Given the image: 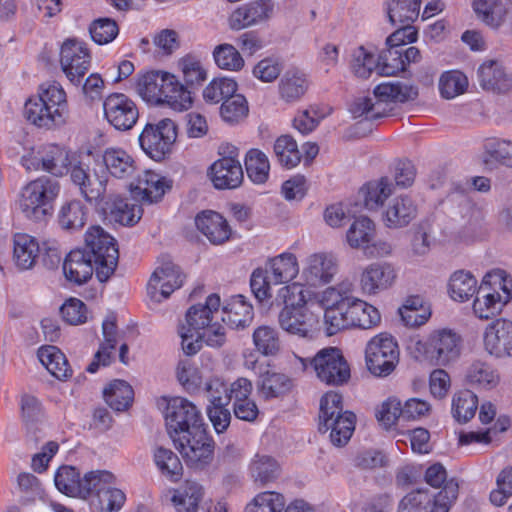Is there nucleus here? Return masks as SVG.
Returning <instances> with one entry per match:
<instances>
[{"label": "nucleus", "mask_w": 512, "mask_h": 512, "mask_svg": "<svg viewBox=\"0 0 512 512\" xmlns=\"http://www.w3.org/2000/svg\"><path fill=\"white\" fill-rule=\"evenodd\" d=\"M220 297L211 294L205 304L191 306L186 313V323L180 328L182 348L187 355L196 354L202 342L210 347L218 348L226 341L225 327L218 322L220 318Z\"/></svg>", "instance_id": "1"}, {"label": "nucleus", "mask_w": 512, "mask_h": 512, "mask_svg": "<svg viewBox=\"0 0 512 512\" xmlns=\"http://www.w3.org/2000/svg\"><path fill=\"white\" fill-rule=\"evenodd\" d=\"M135 89L145 101L166 103L173 110H188L193 104L191 91L168 72L150 71L138 76Z\"/></svg>", "instance_id": "2"}, {"label": "nucleus", "mask_w": 512, "mask_h": 512, "mask_svg": "<svg viewBox=\"0 0 512 512\" xmlns=\"http://www.w3.org/2000/svg\"><path fill=\"white\" fill-rule=\"evenodd\" d=\"M24 115L39 128L50 129L65 124L69 110L62 86L55 81L40 85L38 95L25 102Z\"/></svg>", "instance_id": "3"}, {"label": "nucleus", "mask_w": 512, "mask_h": 512, "mask_svg": "<svg viewBox=\"0 0 512 512\" xmlns=\"http://www.w3.org/2000/svg\"><path fill=\"white\" fill-rule=\"evenodd\" d=\"M418 96V89L402 82H385L374 88L373 95L356 99L350 107L354 118L364 116L376 120L387 116L392 111L393 103L413 101Z\"/></svg>", "instance_id": "4"}, {"label": "nucleus", "mask_w": 512, "mask_h": 512, "mask_svg": "<svg viewBox=\"0 0 512 512\" xmlns=\"http://www.w3.org/2000/svg\"><path fill=\"white\" fill-rule=\"evenodd\" d=\"M61 191L60 182L41 176L28 182L22 189L18 205L23 215L35 222H46L54 213L55 201Z\"/></svg>", "instance_id": "5"}, {"label": "nucleus", "mask_w": 512, "mask_h": 512, "mask_svg": "<svg viewBox=\"0 0 512 512\" xmlns=\"http://www.w3.org/2000/svg\"><path fill=\"white\" fill-rule=\"evenodd\" d=\"M319 420V431H330V440L338 447L346 445L355 430V414L343 411L342 395L334 391L321 398Z\"/></svg>", "instance_id": "6"}, {"label": "nucleus", "mask_w": 512, "mask_h": 512, "mask_svg": "<svg viewBox=\"0 0 512 512\" xmlns=\"http://www.w3.org/2000/svg\"><path fill=\"white\" fill-rule=\"evenodd\" d=\"M85 247L94 262L97 279L106 282L118 265L119 251L115 238L102 227L93 226L85 233Z\"/></svg>", "instance_id": "7"}, {"label": "nucleus", "mask_w": 512, "mask_h": 512, "mask_svg": "<svg viewBox=\"0 0 512 512\" xmlns=\"http://www.w3.org/2000/svg\"><path fill=\"white\" fill-rule=\"evenodd\" d=\"M458 492V483L454 481L448 482L438 493L416 489L399 501L397 512H449Z\"/></svg>", "instance_id": "8"}, {"label": "nucleus", "mask_w": 512, "mask_h": 512, "mask_svg": "<svg viewBox=\"0 0 512 512\" xmlns=\"http://www.w3.org/2000/svg\"><path fill=\"white\" fill-rule=\"evenodd\" d=\"M297 359L301 362L303 370L309 363L317 378L327 385L341 386L351 377L350 366L338 348H324L312 359L302 357Z\"/></svg>", "instance_id": "9"}, {"label": "nucleus", "mask_w": 512, "mask_h": 512, "mask_svg": "<svg viewBox=\"0 0 512 512\" xmlns=\"http://www.w3.org/2000/svg\"><path fill=\"white\" fill-rule=\"evenodd\" d=\"M177 138V126L169 118L148 122L138 136L143 152L151 159L160 161L171 152Z\"/></svg>", "instance_id": "10"}, {"label": "nucleus", "mask_w": 512, "mask_h": 512, "mask_svg": "<svg viewBox=\"0 0 512 512\" xmlns=\"http://www.w3.org/2000/svg\"><path fill=\"white\" fill-rule=\"evenodd\" d=\"M296 302L284 307L278 316L280 327L294 335L312 338L318 331L320 306L304 302L295 306Z\"/></svg>", "instance_id": "11"}, {"label": "nucleus", "mask_w": 512, "mask_h": 512, "mask_svg": "<svg viewBox=\"0 0 512 512\" xmlns=\"http://www.w3.org/2000/svg\"><path fill=\"white\" fill-rule=\"evenodd\" d=\"M365 360L367 369L378 377L391 374L399 362V350L393 337L381 333L373 337L366 346Z\"/></svg>", "instance_id": "12"}, {"label": "nucleus", "mask_w": 512, "mask_h": 512, "mask_svg": "<svg viewBox=\"0 0 512 512\" xmlns=\"http://www.w3.org/2000/svg\"><path fill=\"white\" fill-rule=\"evenodd\" d=\"M173 441L190 468L203 470L212 463L215 443L205 428L191 435L173 436Z\"/></svg>", "instance_id": "13"}, {"label": "nucleus", "mask_w": 512, "mask_h": 512, "mask_svg": "<svg viewBox=\"0 0 512 512\" xmlns=\"http://www.w3.org/2000/svg\"><path fill=\"white\" fill-rule=\"evenodd\" d=\"M166 425L173 438L191 435L204 429L203 418L197 407L185 398L172 399L166 408Z\"/></svg>", "instance_id": "14"}, {"label": "nucleus", "mask_w": 512, "mask_h": 512, "mask_svg": "<svg viewBox=\"0 0 512 512\" xmlns=\"http://www.w3.org/2000/svg\"><path fill=\"white\" fill-rule=\"evenodd\" d=\"M422 345L426 359L438 366H446L460 356L461 337L450 329L432 332Z\"/></svg>", "instance_id": "15"}, {"label": "nucleus", "mask_w": 512, "mask_h": 512, "mask_svg": "<svg viewBox=\"0 0 512 512\" xmlns=\"http://www.w3.org/2000/svg\"><path fill=\"white\" fill-rule=\"evenodd\" d=\"M68 173L72 184L87 202L97 203L105 198L108 183L105 174L99 175L83 162L72 165Z\"/></svg>", "instance_id": "16"}, {"label": "nucleus", "mask_w": 512, "mask_h": 512, "mask_svg": "<svg viewBox=\"0 0 512 512\" xmlns=\"http://www.w3.org/2000/svg\"><path fill=\"white\" fill-rule=\"evenodd\" d=\"M105 119L118 131L131 130L139 118L136 103L123 93H112L103 102Z\"/></svg>", "instance_id": "17"}, {"label": "nucleus", "mask_w": 512, "mask_h": 512, "mask_svg": "<svg viewBox=\"0 0 512 512\" xmlns=\"http://www.w3.org/2000/svg\"><path fill=\"white\" fill-rule=\"evenodd\" d=\"M184 278L179 266L165 261L151 275L147 285L148 295L152 300L161 302L183 285Z\"/></svg>", "instance_id": "18"}, {"label": "nucleus", "mask_w": 512, "mask_h": 512, "mask_svg": "<svg viewBox=\"0 0 512 512\" xmlns=\"http://www.w3.org/2000/svg\"><path fill=\"white\" fill-rule=\"evenodd\" d=\"M484 349L498 359L512 358V321L497 318L489 323L483 333Z\"/></svg>", "instance_id": "19"}, {"label": "nucleus", "mask_w": 512, "mask_h": 512, "mask_svg": "<svg viewBox=\"0 0 512 512\" xmlns=\"http://www.w3.org/2000/svg\"><path fill=\"white\" fill-rule=\"evenodd\" d=\"M60 56L61 67L67 78L74 84L80 83L90 67L91 57L87 47L77 40H67L61 47Z\"/></svg>", "instance_id": "20"}, {"label": "nucleus", "mask_w": 512, "mask_h": 512, "mask_svg": "<svg viewBox=\"0 0 512 512\" xmlns=\"http://www.w3.org/2000/svg\"><path fill=\"white\" fill-rule=\"evenodd\" d=\"M274 4L271 0H254L236 8L229 17L232 30H242L271 19Z\"/></svg>", "instance_id": "21"}, {"label": "nucleus", "mask_w": 512, "mask_h": 512, "mask_svg": "<svg viewBox=\"0 0 512 512\" xmlns=\"http://www.w3.org/2000/svg\"><path fill=\"white\" fill-rule=\"evenodd\" d=\"M21 415L26 427L27 441L36 446L46 436V415L42 403L33 395H23Z\"/></svg>", "instance_id": "22"}, {"label": "nucleus", "mask_w": 512, "mask_h": 512, "mask_svg": "<svg viewBox=\"0 0 512 512\" xmlns=\"http://www.w3.org/2000/svg\"><path fill=\"white\" fill-rule=\"evenodd\" d=\"M396 277V271L390 263H371L362 270L359 285L364 295H376L390 288Z\"/></svg>", "instance_id": "23"}, {"label": "nucleus", "mask_w": 512, "mask_h": 512, "mask_svg": "<svg viewBox=\"0 0 512 512\" xmlns=\"http://www.w3.org/2000/svg\"><path fill=\"white\" fill-rule=\"evenodd\" d=\"M69 165L68 151L58 145L47 146L40 158L35 157L24 160V166L27 170L42 169L56 177L67 174L70 171Z\"/></svg>", "instance_id": "24"}, {"label": "nucleus", "mask_w": 512, "mask_h": 512, "mask_svg": "<svg viewBox=\"0 0 512 512\" xmlns=\"http://www.w3.org/2000/svg\"><path fill=\"white\" fill-rule=\"evenodd\" d=\"M170 184L161 175L144 171L130 184V190L136 199L152 204L162 199Z\"/></svg>", "instance_id": "25"}, {"label": "nucleus", "mask_w": 512, "mask_h": 512, "mask_svg": "<svg viewBox=\"0 0 512 512\" xmlns=\"http://www.w3.org/2000/svg\"><path fill=\"white\" fill-rule=\"evenodd\" d=\"M337 271L338 262L333 254L316 253L308 257L303 275L309 285L319 286L331 282Z\"/></svg>", "instance_id": "26"}, {"label": "nucleus", "mask_w": 512, "mask_h": 512, "mask_svg": "<svg viewBox=\"0 0 512 512\" xmlns=\"http://www.w3.org/2000/svg\"><path fill=\"white\" fill-rule=\"evenodd\" d=\"M195 225L198 231L213 245H221L227 242L232 235L227 220L220 213L212 210L197 214Z\"/></svg>", "instance_id": "27"}, {"label": "nucleus", "mask_w": 512, "mask_h": 512, "mask_svg": "<svg viewBox=\"0 0 512 512\" xmlns=\"http://www.w3.org/2000/svg\"><path fill=\"white\" fill-rule=\"evenodd\" d=\"M210 176L217 189H235L244 178L241 163L233 156L215 161L210 167Z\"/></svg>", "instance_id": "28"}, {"label": "nucleus", "mask_w": 512, "mask_h": 512, "mask_svg": "<svg viewBox=\"0 0 512 512\" xmlns=\"http://www.w3.org/2000/svg\"><path fill=\"white\" fill-rule=\"evenodd\" d=\"M102 341L96 351L92 362L86 370L95 373L100 366H108L113 360V352L119 342V333L114 316L107 317L102 323Z\"/></svg>", "instance_id": "29"}, {"label": "nucleus", "mask_w": 512, "mask_h": 512, "mask_svg": "<svg viewBox=\"0 0 512 512\" xmlns=\"http://www.w3.org/2000/svg\"><path fill=\"white\" fill-rule=\"evenodd\" d=\"M95 265L86 250H72L63 262V272L66 279L77 285L86 283L91 279Z\"/></svg>", "instance_id": "30"}, {"label": "nucleus", "mask_w": 512, "mask_h": 512, "mask_svg": "<svg viewBox=\"0 0 512 512\" xmlns=\"http://www.w3.org/2000/svg\"><path fill=\"white\" fill-rule=\"evenodd\" d=\"M478 78L481 87L487 91L504 93L512 87L511 75L495 60H488L479 67Z\"/></svg>", "instance_id": "31"}, {"label": "nucleus", "mask_w": 512, "mask_h": 512, "mask_svg": "<svg viewBox=\"0 0 512 512\" xmlns=\"http://www.w3.org/2000/svg\"><path fill=\"white\" fill-rule=\"evenodd\" d=\"M417 213L415 202L408 196H400L388 203L383 213V221L389 228H402L413 221Z\"/></svg>", "instance_id": "32"}, {"label": "nucleus", "mask_w": 512, "mask_h": 512, "mask_svg": "<svg viewBox=\"0 0 512 512\" xmlns=\"http://www.w3.org/2000/svg\"><path fill=\"white\" fill-rule=\"evenodd\" d=\"M253 317V307L245 301L242 295L233 296L220 312V319L235 330L250 326Z\"/></svg>", "instance_id": "33"}, {"label": "nucleus", "mask_w": 512, "mask_h": 512, "mask_svg": "<svg viewBox=\"0 0 512 512\" xmlns=\"http://www.w3.org/2000/svg\"><path fill=\"white\" fill-rule=\"evenodd\" d=\"M40 251L35 237L26 233H16L13 236V262L19 270H29L34 267Z\"/></svg>", "instance_id": "34"}, {"label": "nucleus", "mask_w": 512, "mask_h": 512, "mask_svg": "<svg viewBox=\"0 0 512 512\" xmlns=\"http://www.w3.org/2000/svg\"><path fill=\"white\" fill-rule=\"evenodd\" d=\"M309 88L307 75L298 68L288 69L278 84L280 98L286 103L299 101Z\"/></svg>", "instance_id": "35"}, {"label": "nucleus", "mask_w": 512, "mask_h": 512, "mask_svg": "<svg viewBox=\"0 0 512 512\" xmlns=\"http://www.w3.org/2000/svg\"><path fill=\"white\" fill-rule=\"evenodd\" d=\"M349 328L371 329L381 321L380 312L376 307L364 300L352 297L347 305Z\"/></svg>", "instance_id": "36"}, {"label": "nucleus", "mask_w": 512, "mask_h": 512, "mask_svg": "<svg viewBox=\"0 0 512 512\" xmlns=\"http://www.w3.org/2000/svg\"><path fill=\"white\" fill-rule=\"evenodd\" d=\"M266 269L273 280L274 285L288 284L299 273V265L293 253H282L266 264Z\"/></svg>", "instance_id": "37"}, {"label": "nucleus", "mask_w": 512, "mask_h": 512, "mask_svg": "<svg viewBox=\"0 0 512 512\" xmlns=\"http://www.w3.org/2000/svg\"><path fill=\"white\" fill-rule=\"evenodd\" d=\"M349 62L352 73L360 79H368L373 71L379 75V56L363 45L354 48Z\"/></svg>", "instance_id": "38"}, {"label": "nucleus", "mask_w": 512, "mask_h": 512, "mask_svg": "<svg viewBox=\"0 0 512 512\" xmlns=\"http://www.w3.org/2000/svg\"><path fill=\"white\" fill-rule=\"evenodd\" d=\"M103 162L108 172L115 178L124 179L135 172L134 159L121 148H108L103 154Z\"/></svg>", "instance_id": "39"}, {"label": "nucleus", "mask_w": 512, "mask_h": 512, "mask_svg": "<svg viewBox=\"0 0 512 512\" xmlns=\"http://www.w3.org/2000/svg\"><path fill=\"white\" fill-rule=\"evenodd\" d=\"M42 365L57 379L65 380L72 375L65 355L56 346H43L38 350Z\"/></svg>", "instance_id": "40"}, {"label": "nucleus", "mask_w": 512, "mask_h": 512, "mask_svg": "<svg viewBox=\"0 0 512 512\" xmlns=\"http://www.w3.org/2000/svg\"><path fill=\"white\" fill-rule=\"evenodd\" d=\"M203 487L195 481H186L171 499L177 512H197L203 499Z\"/></svg>", "instance_id": "41"}, {"label": "nucleus", "mask_w": 512, "mask_h": 512, "mask_svg": "<svg viewBox=\"0 0 512 512\" xmlns=\"http://www.w3.org/2000/svg\"><path fill=\"white\" fill-rule=\"evenodd\" d=\"M477 280L465 270L455 271L449 279L448 293L454 301L465 302L477 292Z\"/></svg>", "instance_id": "42"}, {"label": "nucleus", "mask_w": 512, "mask_h": 512, "mask_svg": "<svg viewBox=\"0 0 512 512\" xmlns=\"http://www.w3.org/2000/svg\"><path fill=\"white\" fill-rule=\"evenodd\" d=\"M504 290L507 292V296L504 300H502L498 292L476 296L473 301V312L475 316L481 320H488L500 314L504 305H506L511 298L506 285H504Z\"/></svg>", "instance_id": "43"}, {"label": "nucleus", "mask_w": 512, "mask_h": 512, "mask_svg": "<svg viewBox=\"0 0 512 512\" xmlns=\"http://www.w3.org/2000/svg\"><path fill=\"white\" fill-rule=\"evenodd\" d=\"M292 386L293 382L287 375L267 371L260 377L258 392L263 398L268 400L287 394Z\"/></svg>", "instance_id": "44"}, {"label": "nucleus", "mask_w": 512, "mask_h": 512, "mask_svg": "<svg viewBox=\"0 0 512 512\" xmlns=\"http://www.w3.org/2000/svg\"><path fill=\"white\" fill-rule=\"evenodd\" d=\"M17 491L22 505H30L38 500H44L46 495L42 482L29 472H22L16 478Z\"/></svg>", "instance_id": "45"}, {"label": "nucleus", "mask_w": 512, "mask_h": 512, "mask_svg": "<svg viewBox=\"0 0 512 512\" xmlns=\"http://www.w3.org/2000/svg\"><path fill=\"white\" fill-rule=\"evenodd\" d=\"M421 0H389L387 15L393 24H410L419 16Z\"/></svg>", "instance_id": "46"}, {"label": "nucleus", "mask_w": 512, "mask_h": 512, "mask_svg": "<svg viewBox=\"0 0 512 512\" xmlns=\"http://www.w3.org/2000/svg\"><path fill=\"white\" fill-rule=\"evenodd\" d=\"M375 237V225L368 217L356 219L346 233V240L350 247L366 249Z\"/></svg>", "instance_id": "47"}, {"label": "nucleus", "mask_w": 512, "mask_h": 512, "mask_svg": "<svg viewBox=\"0 0 512 512\" xmlns=\"http://www.w3.org/2000/svg\"><path fill=\"white\" fill-rule=\"evenodd\" d=\"M106 403L115 411H125L132 404L134 391L124 380H114L103 391Z\"/></svg>", "instance_id": "48"}, {"label": "nucleus", "mask_w": 512, "mask_h": 512, "mask_svg": "<svg viewBox=\"0 0 512 512\" xmlns=\"http://www.w3.org/2000/svg\"><path fill=\"white\" fill-rule=\"evenodd\" d=\"M392 191V183L387 177H382L363 186L360 194L363 197L365 207L369 210H376L383 205L384 201L392 194Z\"/></svg>", "instance_id": "49"}, {"label": "nucleus", "mask_w": 512, "mask_h": 512, "mask_svg": "<svg viewBox=\"0 0 512 512\" xmlns=\"http://www.w3.org/2000/svg\"><path fill=\"white\" fill-rule=\"evenodd\" d=\"M54 483L59 492L69 497H79L80 493L86 491L83 487L81 489L82 478L73 466H60L55 473Z\"/></svg>", "instance_id": "50"}, {"label": "nucleus", "mask_w": 512, "mask_h": 512, "mask_svg": "<svg viewBox=\"0 0 512 512\" xmlns=\"http://www.w3.org/2000/svg\"><path fill=\"white\" fill-rule=\"evenodd\" d=\"M154 461L161 474L172 482L183 476V465L179 457L170 449L158 447L154 452Z\"/></svg>", "instance_id": "51"}, {"label": "nucleus", "mask_w": 512, "mask_h": 512, "mask_svg": "<svg viewBox=\"0 0 512 512\" xmlns=\"http://www.w3.org/2000/svg\"><path fill=\"white\" fill-rule=\"evenodd\" d=\"M466 380L471 385H476L483 389H493L498 385L500 377L497 371L489 364L475 361L467 370Z\"/></svg>", "instance_id": "52"}, {"label": "nucleus", "mask_w": 512, "mask_h": 512, "mask_svg": "<svg viewBox=\"0 0 512 512\" xmlns=\"http://www.w3.org/2000/svg\"><path fill=\"white\" fill-rule=\"evenodd\" d=\"M109 210L111 220L124 226L136 224L142 216L141 206L118 197L112 201Z\"/></svg>", "instance_id": "53"}, {"label": "nucleus", "mask_w": 512, "mask_h": 512, "mask_svg": "<svg viewBox=\"0 0 512 512\" xmlns=\"http://www.w3.org/2000/svg\"><path fill=\"white\" fill-rule=\"evenodd\" d=\"M253 343L257 351L264 356L276 355L281 349L278 331L267 325L259 326L254 330Z\"/></svg>", "instance_id": "54"}, {"label": "nucleus", "mask_w": 512, "mask_h": 512, "mask_svg": "<svg viewBox=\"0 0 512 512\" xmlns=\"http://www.w3.org/2000/svg\"><path fill=\"white\" fill-rule=\"evenodd\" d=\"M250 470L254 481L260 485L274 481L280 474L279 464L268 455H256Z\"/></svg>", "instance_id": "55"}, {"label": "nucleus", "mask_w": 512, "mask_h": 512, "mask_svg": "<svg viewBox=\"0 0 512 512\" xmlns=\"http://www.w3.org/2000/svg\"><path fill=\"white\" fill-rule=\"evenodd\" d=\"M478 407V398L470 390H461L456 393L452 400V413L454 418L461 423L472 419Z\"/></svg>", "instance_id": "56"}, {"label": "nucleus", "mask_w": 512, "mask_h": 512, "mask_svg": "<svg viewBox=\"0 0 512 512\" xmlns=\"http://www.w3.org/2000/svg\"><path fill=\"white\" fill-rule=\"evenodd\" d=\"M468 88V78L459 70L444 72L439 79V91L443 98L450 100L465 93Z\"/></svg>", "instance_id": "57"}, {"label": "nucleus", "mask_w": 512, "mask_h": 512, "mask_svg": "<svg viewBox=\"0 0 512 512\" xmlns=\"http://www.w3.org/2000/svg\"><path fill=\"white\" fill-rule=\"evenodd\" d=\"M245 167L248 177L257 184L265 183L268 179L270 165L267 156L258 149H251L245 157Z\"/></svg>", "instance_id": "58"}, {"label": "nucleus", "mask_w": 512, "mask_h": 512, "mask_svg": "<svg viewBox=\"0 0 512 512\" xmlns=\"http://www.w3.org/2000/svg\"><path fill=\"white\" fill-rule=\"evenodd\" d=\"M249 113L248 102L241 94H232L225 99L220 107L221 118L229 124H236L244 120Z\"/></svg>", "instance_id": "59"}, {"label": "nucleus", "mask_w": 512, "mask_h": 512, "mask_svg": "<svg viewBox=\"0 0 512 512\" xmlns=\"http://www.w3.org/2000/svg\"><path fill=\"white\" fill-rule=\"evenodd\" d=\"M274 153L278 162L286 168L297 166L301 160L297 143L289 135H282L277 138L274 144Z\"/></svg>", "instance_id": "60"}, {"label": "nucleus", "mask_w": 512, "mask_h": 512, "mask_svg": "<svg viewBox=\"0 0 512 512\" xmlns=\"http://www.w3.org/2000/svg\"><path fill=\"white\" fill-rule=\"evenodd\" d=\"M86 212L79 200L65 203L59 212V224L65 230H77L84 226Z\"/></svg>", "instance_id": "61"}, {"label": "nucleus", "mask_w": 512, "mask_h": 512, "mask_svg": "<svg viewBox=\"0 0 512 512\" xmlns=\"http://www.w3.org/2000/svg\"><path fill=\"white\" fill-rule=\"evenodd\" d=\"M237 91V83L231 78L213 79L203 90V98L207 103L224 102Z\"/></svg>", "instance_id": "62"}, {"label": "nucleus", "mask_w": 512, "mask_h": 512, "mask_svg": "<svg viewBox=\"0 0 512 512\" xmlns=\"http://www.w3.org/2000/svg\"><path fill=\"white\" fill-rule=\"evenodd\" d=\"M285 506L282 494L274 491L259 493L247 504L245 512H281Z\"/></svg>", "instance_id": "63"}, {"label": "nucleus", "mask_w": 512, "mask_h": 512, "mask_svg": "<svg viewBox=\"0 0 512 512\" xmlns=\"http://www.w3.org/2000/svg\"><path fill=\"white\" fill-rule=\"evenodd\" d=\"M213 57L216 65L224 70L239 71L244 67V59L231 44H220L214 48Z\"/></svg>", "instance_id": "64"}]
</instances>
